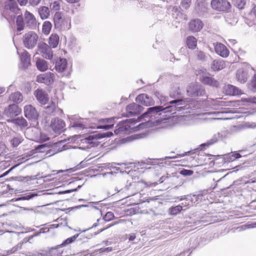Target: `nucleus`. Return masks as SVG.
Wrapping results in <instances>:
<instances>
[{
    "mask_svg": "<svg viewBox=\"0 0 256 256\" xmlns=\"http://www.w3.org/2000/svg\"><path fill=\"white\" fill-rule=\"evenodd\" d=\"M22 112V110L16 104H10L6 108L4 111V114L9 119L14 118Z\"/></svg>",
    "mask_w": 256,
    "mask_h": 256,
    "instance_id": "9",
    "label": "nucleus"
},
{
    "mask_svg": "<svg viewBox=\"0 0 256 256\" xmlns=\"http://www.w3.org/2000/svg\"><path fill=\"white\" fill-rule=\"evenodd\" d=\"M38 38V36L34 32L30 31L23 36L24 45L28 49H32L36 46Z\"/></svg>",
    "mask_w": 256,
    "mask_h": 256,
    "instance_id": "4",
    "label": "nucleus"
},
{
    "mask_svg": "<svg viewBox=\"0 0 256 256\" xmlns=\"http://www.w3.org/2000/svg\"><path fill=\"white\" fill-rule=\"evenodd\" d=\"M202 82L206 85L218 88L219 86V82L214 78L210 76H204L202 78Z\"/></svg>",
    "mask_w": 256,
    "mask_h": 256,
    "instance_id": "32",
    "label": "nucleus"
},
{
    "mask_svg": "<svg viewBox=\"0 0 256 256\" xmlns=\"http://www.w3.org/2000/svg\"><path fill=\"white\" fill-rule=\"evenodd\" d=\"M70 126L72 128L79 130H83L86 128L84 125L82 123L79 122H74L72 123H71Z\"/></svg>",
    "mask_w": 256,
    "mask_h": 256,
    "instance_id": "49",
    "label": "nucleus"
},
{
    "mask_svg": "<svg viewBox=\"0 0 256 256\" xmlns=\"http://www.w3.org/2000/svg\"><path fill=\"white\" fill-rule=\"evenodd\" d=\"M38 196V194L34 192H30L24 196H22L16 198L12 199V201L30 200Z\"/></svg>",
    "mask_w": 256,
    "mask_h": 256,
    "instance_id": "39",
    "label": "nucleus"
},
{
    "mask_svg": "<svg viewBox=\"0 0 256 256\" xmlns=\"http://www.w3.org/2000/svg\"><path fill=\"white\" fill-rule=\"evenodd\" d=\"M135 182H128V180H123L116 187L114 190L116 193H124L128 192L131 188L134 187Z\"/></svg>",
    "mask_w": 256,
    "mask_h": 256,
    "instance_id": "15",
    "label": "nucleus"
},
{
    "mask_svg": "<svg viewBox=\"0 0 256 256\" xmlns=\"http://www.w3.org/2000/svg\"><path fill=\"white\" fill-rule=\"evenodd\" d=\"M18 166V164L15 165V166H12V168H10L8 170H6L4 173H3V174L2 176V177L6 176L7 174H9V172H10L12 170H13L14 168H16Z\"/></svg>",
    "mask_w": 256,
    "mask_h": 256,
    "instance_id": "62",
    "label": "nucleus"
},
{
    "mask_svg": "<svg viewBox=\"0 0 256 256\" xmlns=\"http://www.w3.org/2000/svg\"><path fill=\"white\" fill-rule=\"evenodd\" d=\"M79 236V234H76L73 236L68 238L63 241V242L58 246H64L74 242L76 240Z\"/></svg>",
    "mask_w": 256,
    "mask_h": 256,
    "instance_id": "42",
    "label": "nucleus"
},
{
    "mask_svg": "<svg viewBox=\"0 0 256 256\" xmlns=\"http://www.w3.org/2000/svg\"><path fill=\"white\" fill-rule=\"evenodd\" d=\"M114 217V213L111 212H108L106 213V214L103 217L102 220L100 218V222L102 221V220L104 222H110V221L112 220H113Z\"/></svg>",
    "mask_w": 256,
    "mask_h": 256,
    "instance_id": "48",
    "label": "nucleus"
},
{
    "mask_svg": "<svg viewBox=\"0 0 256 256\" xmlns=\"http://www.w3.org/2000/svg\"><path fill=\"white\" fill-rule=\"evenodd\" d=\"M49 145L48 144H40L37 146H36L34 149L31 151L32 154L34 153H40L43 154L42 156L44 158H48L50 156L48 155V153L49 152Z\"/></svg>",
    "mask_w": 256,
    "mask_h": 256,
    "instance_id": "20",
    "label": "nucleus"
},
{
    "mask_svg": "<svg viewBox=\"0 0 256 256\" xmlns=\"http://www.w3.org/2000/svg\"><path fill=\"white\" fill-rule=\"evenodd\" d=\"M82 185H78L77 186V188H72V189L68 190H64V191H61V192H58V194H69V193H70L72 192H76L79 189H80L82 188Z\"/></svg>",
    "mask_w": 256,
    "mask_h": 256,
    "instance_id": "53",
    "label": "nucleus"
},
{
    "mask_svg": "<svg viewBox=\"0 0 256 256\" xmlns=\"http://www.w3.org/2000/svg\"><path fill=\"white\" fill-rule=\"evenodd\" d=\"M64 122L58 118H52L51 120L50 128L56 134L62 133L65 126Z\"/></svg>",
    "mask_w": 256,
    "mask_h": 256,
    "instance_id": "10",
    "label": "nucleus"
},
{
    "mask_svg": "<svg viewBox=\"0 0 256 256\" xmlns=\"http://www.w3.org/2000/svg\"><path fill=\"white\" fill-rule=\"evenodd\" d=\"M59 42V36L58 34H52L48 38V46L51 48L57 47Z\"/></svg>",
    "mask_w": 256,
    "mask_h": 256,
    "instance_id": "35",
    "label": "nucleus"
},
{
    "mask_svg": "<svg viewBox=\"0 0 256 256\" xmlns=\"http://www.w3.org/2000/svg\"><path fill=\"white\" fill-rule=\"evenodd\" d=\"M54 28L58 29L62 28V25L64 24V19L62 18V14L60 12H56L53 18Z\"/></svg>",
    "mask_w": 256,
    "mask_h": 256,
    "instance_id": "30",
    "label": "nucleus"
},
{
    "mask_svg": "<svg viewBox=\"0 0 256 256\" xmlns=\"http://www.w3.org/2000/svg\"><path fill=\"white\" fill-rule=\"evenodd\" d=\"M245 127L248 128H256V122H246L245 124Z\"/></svg>",
    "mask_w": 256,
    "mask_h": 256,
    "instance_id": "59",
    "label": "nucleus"
},
{
    "mask_svg": "<svg viewBox=\"0 0 256 256\" xmlns=\"http://www.w3.org/2000/svg\"><path fill=\"white\" fill-rule=\"evenodd\" d=\"M39 51L42 54V56L48 60H52L53 58V51L46 43H42L38 46Z\"/></svg>",
    "mask_w": 256,
    "mask_h": 256,
    "instance_id": "16",
    "label": "nucleus"
},
{
    "mask_svg": "<svg viewBox=\"0 0 256 256\" xmlns=\"http://www.w3.org/2000/svg\"><path fill=\"white\" fill-rule=\"evenodd\" d=\"M194 173L193 170H186L183 168L180 171V174L184 176H192Z\"/></svg>",
    "mask_w": 256,
    "mask_h": 256,
    "instance_id": "55",
    "label": "nucleus"
},
{
    "mask_svg": "<svg viewBox=\"0 0 256 256\" xmlns=\"http://www.w3.org/2000/svg\"><path fill=\"white\" fill-rule=\"evenodd\" d=\"M49 140V138L48 136L43 133H40V136L39 140L41 142H45L48 141Z\"/></svg>",
    "mask_w": 256,
    "mask_h": 256,
    "instance_id": "57",
    "label": "nucleus"
},
{
    "mask_svg": "<svg viewBox=\"0 0 256 256\" xmlns=\"http://www.w3.org/2000/svg\"><path fill=\"white\" fill-rule=\"evenodd\" d=\"M190 198V196H188V195L180 196V197H178V198L179 199V200L180 201L188 200H190V198Z\"/></svg>",
    "mask_w": 256,
    "mask_h": 256,
    "instance_id": "63",
    "label": "nucleus"
},
{
    "mask_svg": "<svg viewBox=\"0 0 256 256\" xmlns=\"http://www.w3.org/2000/svg\"><path fill=\"white\" fill-rule=\"evenodd\" d=\"M225 67L224 61L222 60H215L213 61L211 68L214 71H219Z\"/></svg>",
    "mask_w": 256,
    "mask_h": 256,
    "instance_id": "34",
    "label": "nucleus"
},
{
    "mask_svg": "<svg viewBox=\"0 0 256 256\" xmlns=\"http://www.w3.org/2000/svg\"><path fill=\"white\" fill-rule=\"evenodd\" d=\"M24 114L26 118L32 122H36L39 117V114L36 108L31 104L24 106Z\"/></svg>",
    "mask_w": 256,
    "mask_h": 256,
    "instance_id": "7",
    "label": "nucleus"
},
{
    "mask_svg": "<svg viewBox=\"0 0 256 256\" xmlns=\"http://www.w3.org/2000/svg\"><path fill=\"white\" fill-rule=\"evenodd\" d=\"M7 122L18 126L21 128H26L28 124L26 120L22 116L12 119H8Z\"/></svg>",
    "mask_w": 256,
    "mask_h": 256,
    "instance_id": "25",
    "label": "nucleus"
},
{
    "mask_svg": "<svg viewBox=\"0 0 256 256\" xmlns=\"http://www.w3.org/2000/svg\"><path fill=\"white\" fill-rule=\"evenodd\" d=\"M186 44L190 49L194 50L197 46V40L194 36H190L187 37Z\"/></svg>",
    "mask_w": 256,
    "mask_h": 256,
    "instance_id": "37",
    "label": "nucleus"
},
{
    "mask_svg": "<svg viewBox=\"0 0 256 256\" xmlns=\"http://www.w3.org/2000/svg\"><path fill=\"white\" fill-rule=\"evenodd\" d=\"M188 196H190V198H190L189 200L190 201V202L192 204V206L194 204H198L201 202L204 196L202 194H190Z\"/></svg>",
    "mask_w": 256,
    "mask_h": 256,
    "instance_id": "38",
    "label": "nucleus"
},
{
    "mask_svg": "<svg viewBox=\"0 0 256 256\" xmlns=\"http://www.w3.org/2000/svg\"><path fill=\"white\" fill-rule=\"evenodd\" d=\"M186 92L191 97L202 96L206 94L204 86L196 84H191L189 85L187 88Z\"/></svg>",
    "mask_w": 256,
    "mask_h": 256,
    "instance_id": "5",
    "label": "nucleus"
},
{
    "mask_svg": "<svg viewBox=\"0 0 256 256\" xmlns=\"http://www.w3.org/2000/svg\"><path fill=\"white\" fill-rule=\"evenodd\" d=\"M157 96L160 99L161 104L162 102H167L163 106H156L150 107L146 110L139 116L137 118V122L148 118V120L141 123L138 126H149L150 124L156 125L162 122L163 118H160L162 113L171 112L174 114L176 111L185 114L190 112L192 108L186 104V102L181 98H177L168 102V98L163 96L159 92Z\"/></svg>",
    "mask_w": 256,
    "mask_h": 256,
    "instance_id": "1",
    "label": "nucleus"
},
{
    "mask_svg": "<svg viewBox=\"0 0 256 256\" xmlns=\"http://www.w3.org/2000/svg\"><path fill=\"white\" fill-rule=\"evenodd\" d=\"M29 4L32 6L38 5L41 0H28Z\"/></svg>",
    "mask_w": 256,
    "mask_h": 256,
    "instance_id": "61",
    "label": "nucleus"
},
{
    "mask_svg": "<svg viewBox=\"0 0 256 256\" xmlns=\"http://www.w3.org/2000/svg\"><path fill=\"white\" fill-rule=\"evenodd\" d=\"M144 108L134 102H132L128 105L126 107V112H127L126 116H132L138 115L143 110Z\"/></svg>",
    "mask_w": 256,
    "mask_h": 256,
    "instance_id": "11",
    "label": "nucleus"
},
{
    "mask_svg": "<svg viewBox=\"0 0 256 256\" xmlns=\"http://www.w3.org/2000/svg\"><path fill=\"white\" fill-rule=\"evenodd\" d=\"M191 4V0H182L180 5L184 9H188Z\"/></svg>",
    "mask_w": 256,
    "mask_h": 256,
    "instance_id": "54",
    "label": "nucleus"
},
{
    "mask_svg": "<svg viewBox=\"0 0 256 256\" xmlns=\"http://www.w3.org/2000/svg\"><path fill=\"white\" fill-rule=\"evenodd\" d=\"M34 95L36 100L42 105H44L48 103L49 100L48 95L42 89H37L34 92Z\"/></svg>",
    "mask_w": 256,
    "mask_h": 256,
    "instance_id": "19",
    "label": "nucleus"
},
{
    "mask_svg": "<svg viewBox=\"0 0 256 256\" xmlns=\"http://www.w3.org/2000/svg\"><path fill=\"white\" fill-rule=\"evenodd\" d=\"M202 22L198 18L194 19L189 22L190 30L192 32H198L203 28Z\"/></svg>",
    "mask_w": 256,
    "mask_h": 256,
    "instance_id": "22",
    "label": "nucleus"
},
{
    "mask_svg": "<svg viewBox=\"0 0 256 256\" xmlns=\"http://www.w3.org/2000/svg\"><path fill=\"white\" fill-rule=\"evenodd\" d=\"M212 9L220 12H228L231 4L226 0H212L210 2Z\"/></svg>",
    "mask_w": 256,
    "mask_h": 256,
    "instance_id": "6",
    "label": "nucleus"
},
{
    "mask_svg": "<svg viewBox=\"0 0 256 256\" xmlns=\"http://www.w3.org/2000/svg\"><path fill=\"white\" fill-rule=\"evenodd\" d=\"M36 82L50 86L54 82V74L50 72L39 74L36 76Z\"/></svg>",
    "mask_w": 256,
    "mask_h": 256,
    "instance_id": "18",
    "label": "nucleus"
},
{
    "mask_svg": "<svg viewBox=\"0 0 256 256\" xmlns=\"http://www.w3.org/2000/svg\"><path fill=\"white\" fill-rule=\"evenodd\" d=\"M9 98L10 100L15 103L20 104L22 101L23 96L20 92H17L12 93L10 95Z\"/></svg>",
    "mask_w": 256,
    "mask_h": 256,
    "instance_id": "36",
    "label": "nucleus"
},
{
    "mask_svg": "<svg viewBox=\"0 0 256 256\" xmlns=\"http://www.w3.org/2000/svg\"><path fill=\"white\" fill-rule=\"evenodd\" d=\"M248 88L253 92H256V74H254L250 82L248 84Z\"/></svg>",
    "mask_w": 256,
    "mask_h": 256,
    "instance_id": "45",
    "label": "nucleus"
},
{
    "mask_svg": "<svg viewBox=\"0 0 256 256\" xmlns=\"http://www.w3.org/2000/svg\"><path fill=\"white\" fill-rule=\"evenodd\" d=\"M36 66L37 69L40 72H44L48 69L47 62L42 58H36Z\"/></svg>",
    "mask_w": 256,
    "mask_h": 256,
    "instance_id": "33",
    "label": "nucleus"
},
{
    "mask_svg": "<svg viewBox=\"0 0 256 256\" xmlns=\"http://www.w3.org/2000/svg\"><path fill=\"white\" fill-rule=\"evenodd\" d=\"M56 107L54 103L52 102L50 104H48L46 107L45 112L48 114L55 115Z\"/></svg>",
    "mask_w": 256,
    "mask_h": 256,
    "instance_id": "43",
    "label": "nucleus"
},
{
    "mask_svg": "<svg viewBox=\"0 0 256 256\" xmlns=\"http://www.w3.org/2000/svg\"><path fill=\"white\" fill-rule=\"evenodd\" d=\"M136 101L146 106L153 105L154 104V101L152 98L146 94L138 95L136 98Z\"/></svg>",
    "mask_w": 256,
    "mask_h": 256,
    "instance_id": "17",
    "label": "nucleus"
},
{
    "mask_svg": "<svg viewBox=\"0 0 256 256\" xmlns=\"http://www.w3.org/2000/svg\"><path fill=\"white\" fill-rule=\"evenodd\" d=\"M100 219H98L97 220H96V222H95L94 224L91 227H90V228H87L86 230H81L80 229V230H78V231L80 232H86V231H87V230H90V229H91L92 228H96V227L98 226V225L99 224V222H100Z\"/></svg>",
    "mask_w": 256,
    "mask_h": 256,
    "instance_id": "58",
    "label": "nucleus"
},
{
    "mask_svg": "<svg viewBox=\"0 0 256 256\" xmlns=\"http://www.w3.org/2000/svg\"><path fill=\"white\" fill-rule=\"evenodd\" d=\"M112 135V133L110 132H96L86 136L84 140L86 143L89 145L90 148L98 146L100 144V142H98V140L104 138H109Z\"/></svg>",
    "mask_w": 256,
    "mask_h": 256,
    "instance_id": "3",
    "label": "nucleus"
},
{
    "mask_svg": "<svg viewBox=\"0 0 256 256\" xmlns=\"http://www.w3.org/2000/svg\"><path fill=\"white\" fill-rule=\"evenodd\" d=\"M242 156L238 152H231L224 156V160L225 162H230L235 160L236 159L242 158Z\"/></svg>",
    "mask_w": 256,
    "mask_h": 256,
    "instance_id": "31",
    "label": "nucleus"
},
{
    "mask_svg": "<svg viewBox=\"0 0 256 256\" xmlns=\"http://www.w3.org/2000/svg\"><path fill=\"white\" fill-rule=\"evenodd\" d=\"M52 28V24L49 21H45L42 24V32L46 34H48Z\"/></svg>",
    "mask_w": 256,
    "mask_h": 256,
    "instance_id": "44",
    "label": "nucleus"
},
{
    "mask_svg": "<svg viewBox=\"0 0 256 256\" xmlns=\"http://www.w3.org/2000/svg\"><path fill=\"white\" fill-rule=\"evenodd\" d=\"M224 91L226 94L230 96L240 95L242 94L241 90L238 87L231 84L226 86Z\"/></svg>",
    "mask_w": 256,
    "mask_h": 256,
    "instance_id": "24",
    "label": "nucleus"
},
{
    "mask_svg": "<svg viewBox=\"0 0 256 256\" xmlns=\"http://www.w3.org/2000/svg\"><path fill=\"white\" fill-rule=\"evenodd\" d=\"M25 24L26 26L30 29L34 30L36 28L37 26V22L36 18L34 15L26 10L24 14Z\"/></svg>",
    "mask_w": 256,
    "mask_h": 256,
    "instance_id": "14",
    "label": "nucleus"
},
{
    "mask_svg": "<svg viewBox=\"0 0 256 256\" xmlns=\"http://www.w3.org/2000/svg\"><path fill=\"white\" fill-rule=\"evenodd\" d=\"M38 12L40 18L42 20L47 18L50 16V14L48 8L45 6H40L38 8Z\"/></svg>",
    "mask_w": 256,
    "mask_h": 256,
    "instance_id": "40",
    "label": "nucleus"
},
{
    "mask_svg": "<svg viewBox=\"0 0 256 256\" xmlns=\"http://www.w3.org/2000/svg\"><path fill=\"white\" fill-rule=\"evenodd\" d=\"M67 65V60L64 58H60L59 60L56 62V70L58 72H62L66 69Z\"/></svg>",
    "mask_w": 256,
    "mask_h": 256,
    "instance_id": "28",
    "label": "nucleus"
},
{
    "mask_svg": "<svg viewBox=\"0 0 256 256\" xmlns=\"http://www.w3.org/2000/svg\"><path fill=\"white\" fill-rule=\"evenodd\" d=\"M22 140L23 139L21 136H16L13 138L10 142L12 147L16 148L18 146Z\"/></svg>",
    "mask_w": 256,
    "mask_h": 256,
    "instance_id": "46",
    "label": "nucleus"
},
{
    "mask_svg": "<svg viewBox=\"0 0 256 256\" xmlns=\"http://www.w3.org/2000/svg\"><path fill=\"white\" fill-rule=\"evenodd\" d=\"M92 236V234H88L87 236H85L84 234L80 235L79 234V236L78 238V240L82 241V242H88V240L90 239Z\"/></svg>",
    "mask_w": 256,
    "mask_h": 256,
    "instance_id": "52",
    "label": "nucleus"
},
{
    "mask_svg": "<svg viewBox=\"0 0 256 256\" xmlns=\"http://www.w3.org/2000/svg\"><path fill=\"white\" fill-rule=\"evenodd\" d=\"M137 120L136 118H129L122 120L120 122L118 127L116 128L114 132L116 134H119L122 132L128 131L130 128V126L136 124Z\"/></svg>",
    "mask_w": 256,
    "mask_h": 256,
    "instance_id": "8",
    "label": "nucleus"
},
{
    "mask_svg": "<svg viewBox=\"0 0 256 256\" xmlns=\"http://www.w3.org/2000/svg\"><path fill=\"white\" fill-rule=\"evenodd\" d=\"M216 52L222 58H226L229 56V50L222 44L216 42L214 46Z\"/></svg>",
    "mask_w": 256,
    "mask_h": 256,
    "instance_id": "21",
    "label": "nucleus"
},
{
    "mask_svg": "<svg viewBox=\"0 0 256 256\" xmlns=\"http://www.w3.org/2000/svg\"><path fill=\"white\" fill-rule=\"evenodd\" d=\"M190 200H184L182 202L181 204V206H182V210H185L187 209L188 208L192 206V204L190 202Z\"/></svg>",
    "mask_w": 256,
    "mask_h": 256,
    "instance_id": "56",
    "label": "nucleus"
},
{
    "mask_svg": "<svg viewBox=\"0 0 256 256\" xmlns=\"http://www.w3.org/2000/svg\"><path fill=\"white\" fill-rule=\"evenodd\" d=\"M232 2L237 8L242 10L246 5V0H232Z\"/></svg>",
    "mask_w": 256,
    "mask_h": 256,
    "instance_id": "47",
    "label": "nucleus"
},
{
    "mask_svg": "<svg viewBox=\"0 0 256 256\" xmlns=\"http://www.w3.org/2000/svg\"><path fill=\"white\" fill-rule=\"evenodd\" d=\"M20 62L22 67L26 69L30 64V56L29 53L24 50L20 56Z\"/></svg>",
    "mask_w": 256,
    "mask_h": 256,
    "instance_id": "23",
    "label": "nucleus"
},
{
    "mask_svg": "<svg viewBox=\"0 0 256 256\" xmlns=\"http://www.w3.org/2000/svg\"><path fill=\"white\" fill-rule=\"evenodd\" d=\"M191 152L190 151L186 152L184 154H177L175 156H166L164 158H160V160H170V159H174V158H180L184 156H185L188 155V154H190Z\"/></svg>",
    "mask_w": 256,
    "mask_h": 256,
    "instance_id": "51",
    "label": "nucleus"
},
{
    "mask_svg": "<svg viewBox=\"0 0 256 256\" xmlns=\"http://www.w3.org/2000/svg\"><path fill=\"white\" fill-rule=\"evenodd\" d=\"M102 121L104 124H100L98 126V128L104 129L105 130H108L112 128L114 126V118H106L100 120Z\"/></svg>",
    "mask_w": 256,
    "mask_h": 256,
    "instance_id": "29",
    "label": "nucleus"
},
{
    "mask_svg": "<svg viewBox=\"0 0 256 256\" xmlns=\"http://www.w3.org/2000/svg\"><path fill=\"white\" fill-rule=\"evenodd\" d=\"M64 142L60 140L54 144H48L49 152L48 153V156H52L58 152L65 150L64 147Z\"/></svg>",
    "mask_w": 256,
    "mask_h": 256,
    "instance_id": "13",
    "label": "nucleus"
},
{
    "mask_svg": "<svg viewBox=\"0 0 256 256\" xmlns=\"http://www.w3.org/2000/svg\"><path fill=\"white\" fill-rule=\"evenodd\" d=\"M4 8L6 10H8V14L12 22H14L16 18V30H23L26 24L20 9L18 8L15 0H7L5 2Z\"/></svg>",
    "mask_w": 256,
    "mask_h": 256,
    "instance_id": "2",
    "label": "nucleus"
},
{
    "mask_svg": "<svg viewBox=\"0 0 256 256\" xmlns=\"http://www.w3.org/2000/svg\"><path fill=\"white\" fill-rule=\"evenodd\" d=\"M236 78L238 80L241 84L245 83L248 78L247 70L242 68H239L236 72Z\"/></svg>",
    "mask_w": 256,
    "mask_h": 256,
    "instance_id": "26",
    "label": "nucleus"
},
{
    "mask_svg": "<svg viewBox=\"0 0 256 256\" xmlns=\"http://www.w3.org/2000/svg\"><path fill=\"white\" fill-rule=\"evenodd\" d=\"M113 250L112 247H108L106 248H102L100 250V252H112Z\"/></svg>",
    "mask_w": 256,
    "mask_h": 256,
    "instance_id": "60",
    "label": "nucleus"
},
{
    "mask_svg": "<svg viewBox=\"0 0 256 256\" xmlns=\"http://www.w3.org/2000/svg\"><path fill=\"white\" fill-rule=\"evenodd\" d=\"M219 138H220V134L219 133L214 135L212 138H211L210 140H208L206 142L201 144L200 145V148H198L194 150V153H196V152H198L199 150H202L204 149L205 146H208L210 145H212V144L216 143V142H218Z\"/></svg>",
    "mask_w": 256,
    "mask_h": 256,
    "instance_id": "27",
    "label": "nucleus"
},
{
    "mask_svg": "<svg viewBox=\"0 0 256 256\" xmlns=\"http://www.w3.org/2000/svg\"><path fill=\"white\" fill-rule=\"evenodd\" d=\"M50 8L52 10H59L60 8V2L58 1H54L50 3Z\"/></svg>",
    "mask_w": 256,
    "mask_h": 256,
    "instance_id": "50",
    "label": "nucleus"
},
{
    "mask_svg": "<svg viewBox=\"0 0 256 256\" xmlns=\"http://www.w3.org/2000/svg\"><path fill=\"white\" fill-rule=\"evenodd\" d=\"M64 142L60 140L54 144H48L49 152L48 153V156H52L58 152L65 150L64 147Z\"/></svg>",
    "mask_w": 256,
    "mask_h": 256,
    "instance_id": "12",
    "label": "nucleus"
},
{
    "mask_svg": "<svg viewBox=\"0 0 256 256\" xmlns=\"http://www.w3.org/2000/svg\"><path fill=\"white\" fill-rule=\"evenodd\" d=\"M6 146L2 142H0V156L5 151Z\"/></svg>",
    "mask_w": 256,
    "mask_h": 256,
    "instance_id": "64",
    "label": "nucleus"
},
{
    "mask_svg": "<svg viewBox=\"0 0 256 256\" xmlns=\"http://www.w3.org/2000/svg\"><path fill=\"white\" fill-rule=\"evenodd\" d=\"M182 206L180 204H178L176 206H171L168 209V213L170 215L176 216L180 213L182 210Z\"/></svg>",
    "mask_w": 256,
    "mask_h": 256,
    "instance_id": "41",
    "label": "nucleus"
}]
</instances>
